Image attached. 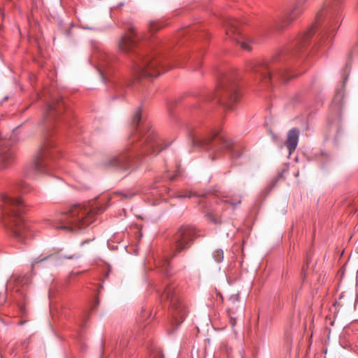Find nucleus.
Segmentation results:
<instances>
[{
    "instance_id": "obj_18",
    "label": "nucleus",
    "mask_w": 358,
    "mask_h": 358,
    "mask_svg": "<svg viewBox=\"0 0 358 358\" xmlns=\"http://www.w3.org/2000/svg\"><path fill=\"white\" fill-rule=\"evenodd\" d=\"M203 213L209 222L215 225L221 224V216L218 214L217 209H206Z\"/></svg>"
},
{
    "instance_id": "obj_8",
    "label": "nucleus",
    "mask_w": 358,
    "mask_h": 358,
    "mask_svg": "<svg viewBox=\"0 0 358 358\" xmlns=\"http://www.w3.org/2000/svg\"><path fill=\"white\" fill-rule=\"evenodd\" d=\"M55 153L52 143L45 141L32 162L24 167V177L28 179H35L38 176L48 173L50 162L55 160Z\"/></svg>"
},
{
    "instance_id": "obj_37",
    "label": "nucleus",
    "mask_w": 358,
    "mask_h": 358,
    "mask_svg": "<svg viewBox=\"0 0 358 358\" xmlns=\"http://www.w3.org/2000/svg\"><path fill=\"white\" fill-rule=\"evenodd\" d=\"M144 311H145V310H142L141 314H143V313ZM144 317V315H141V317Z\"/></svg>"
},
{
    "instance_id": "obj_24",
    "label": "nucleus",
    "mask_w": 358,
    "mask_h": 358,
    "mask_svg": "<svg viewBox=\"0 0 358 358\" xmlns=\"http://www.w3.org/2000/svg\"><path fill=\"white\" fill-rule=\"evenodd\" d=\"M213 257L215 262L218 263L221 262L224 258V252L222 250L217 249L215 250L213 253Z\"/></svg>"
},
{
    "instance_id": "obj_11",
    "label": "nucleus",
    "mask_w": 358,
    "mask_h": 358,
    "mask_svg": "<svg viewBox=\"0 0 358 358\" xmlns=\"http://www.w3.org/2000/svg\"><path fill=\"white\" fill-rule=\"evenodd\" d=\"M240 24V22L234 18H227L224 20L226 34L229 38L240 44L243 50L250 51L252 49L251 44L253 43V41L242 33Z\"/></svg>"
},
{
    "instance_id": "obj_4",
    "label": "nucleus",
    "mask_w": 358,
    "mask_h": 358,
    "mask_svg": "<svg viewBox=\"0 0 358 358\" xmlns=\"http://www.w3.org/2000/svg\"><path fill=\"white\" fill-rule=\"evenodd\" d=\"M186 130L192 146L208 151L212 161L222 157L227 152L233 158L241 156V152L236 150L233 141L219 131H211L204 135L200 130L192 126H187Z\"/></svg>"
},
{
    "instance_id": "obj_26",
    "label": "nucleus",
    "mask_w": 358,
    "mask_h": 358,
    "mask_svg": "<svg viewBox=\"0 0 358 358\" xmlns=\"http://www.w3.org/2000/svg\"><path fill=\"white\" fill-rule=\"evenodd\" d=\"M164 25L158 21H152L150 22V28L151 30H157L162 28Z\"/></svg>"
},
{
    "instance_id": "obj_2",
    "label": "nucleus",
    "mask_w": 358,
    "mask_h": 358,
    "mask_svg": "<svg viewBox=\"0 0 358 358\" xmlns=\"http://www.w3.org/2000/svg\"><path fill=\"white\" fill-rule=\"evenodd\" d=\"M142 111L138 108L132 117L133 131L120 154L108 159L105 162L106 167H113L122 172L133 169L137 160L150 154L157 155L163 148L159 149L160 141L155 130L148 122L141 120Z\"/></svg>"
},
{
    "instance_id": "obj_29",
    "label": "nucleus",
    "mask_w": 358,
    "mask_h": 358,
    "mask_svg": "<svg viewBox=\"0 0 358 358\" xmlns=\"http://www.w3.org/2000/svg\"><path fill=\"white\" fill-rule=\"evenodd\" d=\"M309 262H310V259L308 258H307L306 260V265H304L302 268L301 275L303 278H305L306 276L307 267L308 266Z\"/></svg>"
},
{
    "instance_id": "obj_1",
    "label": "nucleus",
    "mask_w": 358,
    "mask_h": 358,
    "mask_svg": "<svg viewBox=\"0 0 358 358\" xmlns=\"http://www.w3.org/2000/svg\"><path fill=\"white\" fill-rule=\"evenodd\" d=\"M344 0H326L324 7L318 12L314 24L303 34L299 36L289 46L278 52L268 62H250L248 71L258 83L268 87L275 81L287 83L295 74L289 72L294 58L302 55L309 39L319 31L317 43L334 35L339 27L341 13Z\"/></svg>"
},
{
    "instance_id": "obj_15",
    "label": "nucleus",
    "mask_w": 358,
    "mask_h": 358,
    "mask_svg": "<svg viewBox=\"0 0 358 358\" xmlns=\"http://www.w3.org/2000/svg\"><path fill=\"white\" fill-rule=\"evenodd\" d=\"M29 282V279L28 276L24 275L21 276L20 275L13 274L10 276L9 280L6 283V289L7 290H14L16 292L20 291V288L23 287L24 285L28 284Z\"/></svg>"
},
{
    "instance_id": "obj_20",
    "label": "nucleus",
    "mask_w": 358,
    "mask_h": 358,
    "mask_svg": "<svg viewBox=\"0 0 358 358\" xmlns=\"http://www.w3.org/2000/svg\"><path fill=\"white\" fill-rule=\"evenodd\" d=\"M130 85L129 83H118L115 84V88L119 96H122L124 94L126 87Z\"/></svg>"
},
{
    "instance_id": "obj_32",
    "label": "nucleus",
    "mask_w": 358,
    "mask_h": 358,
    "mask_svg": "<svg viewBox=\"0 0 358 358\" xmlns=\"http://www.w3.org/2000/svg\"><path fill=\"white\" fill-rule=\"evenodd\" d=\"M352 54H353L355 55H358V43L353 48V50L352 51Z\"/></svg>"
},
{
    "instance_id": "obj_6",
    "label": "nucleus",
    "mask_w": 358,
    "mask_h": 358,
    "mask_svg": "<svg viewBox=\"0 0 358 358\" xmlns=\"http://www.w3.org/2000/svg\"><path fill=\"white\" fill-rule=\"evenodd\" d=\"M199 236L198 231L194 226H182L173 237V245L171 248V253L164 255L155 261V264L159 271L167 275H170L172 268L170 264L169 256L171 255L173 257L182 251L187 250Z\"/></svg>"
},
{
    "instance_id": "obj_22",
    "label": "nucleus",
    "mask_w": 358,
    "mask_h": 358,
    "mask_svg": "<svg viewBox=\"0 0 358 358\" xmlns=\"http://www.w3.org/2000/svg\"><path fill=\"white\" fill-rule=\"evenodd\" d=\"M18 187L20 188L22 194H28L31 192L33 189V187L25 181H21L18 184Z\"/></svg>"
},
{
    "instance_id": "obj_13",
    "label": "nucleus",
    "mask_w": 358,
    "mask_h": 358,
    "mask_svg": "<svg viewBox=\"0 0 358 358\" xmlns=\"http://www.w3.org/2000/svg\"><path fill=\"white\" fill-rule=\"evenodd\" d=\"M65 108V103L62 98H52L51 102L48 104L45 111V119L52 124L57 117L59 116Z\"/></svg>"
},
{
    "instance_id": "obj_30",
    "label": "nucleus",
    "mask_w": 358,
    "mask_h": 358,
    "mask_svg": "<svg viewBox=\"0 0 358 358\" xmlns=\"http://www.w3.org/2000/svg\"><path fill=\"white\" fill-rule=\"evenodd\" d=\"M343 98V95L341 94H337L335 97L334 98L333 102L335 103L336 101H341V100Z\"/></svg>"
},
{
    "instance_id": "obj_9",
    "label": "nucleus",
    "mask_w": 358,
    "mask_h": 358,
    "mask_svg": "<svg viewBox=\"0 0 358 358\" xmlns=\"http://www.w3.org/2000/svg\"><path fill=\"white\" fill-rule=\"evenodd\" d=\"M240 92L236 81L231 78H224L215 93L210 94L208 100L217 99L226 109L232 110L240 99Z\"/></svg>"
},
{
    "instance_id": "obj_5",
    "label": "nucleus",
    "mask_w": 358,
    "mask_h": 358,
    "mask_svg": "<svg viewBox=\"0 0 358 358\" xmlns=\"http://www.w3.org/2000/svg\"><path fill=\"white\" fill-rule=\"evenodd\" d=\"M0 200L3 203L1 212L5 225L18 241L24 242L30 236V229L23 217L24 202L7 194H1Z\"/></svg>"
},
{
    "instance_id": "obj_19",
    "label": "nucleus",
    "mask_w": 358,
    "mask_h": 358,
    "mask_svg": "<svg viewBox=\"0 0 358 358\" xmlns=\"http://www.w3.org/2000/svg\"><path fill=\"white\" fill-rule=\"evenodd\" d=\"M229 304L227 309L229 314L231 315V313H235V309L237 308L236 303H239V294H232L229 298Z\"/></svg>"
},
{
    "instance_id": "obj_34",
    "label": "nucleus",
    "mask_w": 358,
    "mask_h": 358,
    "mask_svg": "<svg viewBox=\"0 0 358 358\" xmlns=\"http://www.w3.org/2000/svg\"><path fill=\"white\" fill-rule=\"evenodd\" d=\"M230 323L231 324L232 327H234L235 326V324H236V320L235 319H233L232 317L230 315Z\"/></svg>"
},
{
    "instance_id": "obj_25",
    "label": "nucleus",
    "mask_w": 358,
    "mask_h": 358,
    "mask_svg": "<svg viewBox=\"0 0 358 358\" xmlns=\"http://www.w3.org/2000/svg\"><path fill=\"white\" fill-rule=\"evenodd\" d=\"M151 355L153 358H164V355L159 348H153L152 350Z\"/></svg>"
},
{
    "instance_id": "obj_12",
    "label": "nucleus",
    "mask_w": 358,
    "mask_h": 358,
    "mask_svg": "<svg viewBox=\"0 0 358 358\" xmlns=\"http://www.w3.org/2000/svg\"><path fill=\"white\" fill-rule=\"evenodd\" d=\"M15 160V150L10 143L3 141L0 143V169L9 167Z\"/></svg>"
},
{
    "instance_id": "obj_31",
    "label": "nucleus",
    "mask_w": 358,
    "mask_h": 358,
    "mask_svg": "<svg viewBox=\"0 0 358 358\" xmlns=\"http://www.w3.org/2000/svg\"><path fill=\"white\" fill-rule=\"evenodd\" d=\"M53 257H54V255H50V256L45 257H44V258H43V259H41L40 260L35 259L34 261V263L37 264V263H39V262H42V261H43L45 259H47L48 258H53Z\"/></svg>"
},
{
    "instance_id": "obj_28",
    "label": "nucleus",
    "mask_w": 358,
    "mask_h": 358,
    "mask_svg": "<svg viewBox=\"0 0 358 358\" xmlns=\"http://www.w3.org/2000/svg\"><path fill=\"white\" fill-rule=\"evenodd\" d=\"M199 204L201 206V208H207L208 201L205 197H201L199 198Z\"/></svg>"
},
{
    "instance_id": "obj_38",
    "label": "nucleus",
    "mask_w": 358,
    "mask_h": 358,
    "mask_svg": "<svg viewBox=\"0 0 358 358\" xmlns=\"http://www.w3.org/2000/svg\"><path fill=\"white\" fill-rule=\"evenodd\" d=\"M167 106H168V108L169 109V102L167 103Z\"/></svg>"
},
{
    "instance_id": "obj_23",
    "label": "nucleus",
    "mask_w": 358,
    "mask_h": 358,
    "mask_svg": "<svg viewBox=\"0 0 358 358\" xmlns=\"http://www.w3.org/2000/svg\"><path fill=\"white\" fill-rule=\"evenodd\" d=\"M189 62L191 65L193 66L194 69H197L201 65V59L200 56L194 55L189 59Z\"/></svg>"
},
{
    "instance_id": "obj_10",
    "label": "nucleus",
    "mask_w": 358,
    "mask_h": 358,
    "mask_svg": "<svg viewBox=\"0 0 358 358\" xmlns=\"http://www.w3.org/2000/svg\"><path fill=\"white\" fill-rule=\"evenodd\" d=\"M160 298L162 301L170 303L171 324L173 326V331L184 321L187 313L186 307L177 295L175 287L172 285H166Z\"/></svg>"
},
{
    "instance_id": "obj_17",
    "label": "nucleus",
    "mask_w": 358,
    "mask_h": 358,
    "mask_svg": "<svg viewBox=\"0 0 358 358\" xmlns=\"http://www.w3.org/2000/svg\"><path fill=\"white\" fill-rule=\"evenodd\" d=\"M299 131L296 128H293L287 133V138L285 141V145L291 155L296 148L299 142Z\"/></svg>"
},
{
    "instance_id": "obj_21",
    "label": "nucleus",
    "mask_w": 358,
    "mask_h": 358,
    "mask_svg": "<svg viewBox=\"0 0 358 358\" xmlns=\"http://www.w3.org/2000/svg\"><path fill=\"white\" fill-rule=\"evenodd\" d=\"M221 201L223 203H227L230 204L231 206H233L234 208L237 205L241 203V199L240 196L234 197V198L229 197V196H225V198L222 199Z\"/></svg>"
},
{
    "instance_id": "obj_16",
    "label": "nucleus",
    "mask_w": 358,
    "mask_h": 358,
    "mask_svg": "<svg viewBox=\"0 0 358 358\" xmlns=\"http://www.w3.org/2000/svg\"><path fill=\"white\" fill-rule=\"evenodd\" d=\"M100 63L99 66V72L103 78V80L105 79V76H106L108 73V68L110 66V64L114 62V57L111 56L107 53H103L100 55Z\"/></svg>"
},
{
    "instance_id": "obj_3",
    "label": "nucleus",
    "mask_w": 358,
    "mask_h": 358,
    "mask_svg": "<svg viewBox=\"0 0 358 358\" xmlns=\"http://www.w3.org/2000/svg\"><path fill=\"white\" fill-rule=\"evenodd\" d=\"M125 28L127 33L124 34L119 41V49L125 53H131L132 70L137 78H153L158 76L166 71L165 66L162 64L164 57L156 54L148 55L139 52L136 45V28L134 24L129 22Z\"/></svg>"
},
{
    "instance_id": "obj_7",
    "label": "nucleus",
    "mask_w": 358,
    "mask_h": 358,
    "mask_svg": "<svg viewBox=\"0 0 358 358\" xmlns=\"http://www.w3.org/2000/svg\"><path fill=\"white\" fill-rule=\"evenodd\" d=\"M94 210L82 205L73 206L68 212L62 214L61 217L52 223V227L72 231L88 226L95 220Z\"/></svg>"
},
{
    "instance_id": "obj_36",
    "label": "nucleus",
    "mask_w": 358,
    "mask_h": 358,
    "mask_svg": "<svg viewBox=\"0 0 358 358\" xmlns=\"http://www.w3.org/2000/svg\"><path fill=\"white\" fill-rule=\"evenodd\" d=\"M174 177H175V176H171V177L170 178V180H173L174 179Z\"/></svg>"
},
{
    "instance_id": "obj_14",
    "label": "nucleus",
    "mask_w": 358,
    "mask_h": 358,
    "mask_svg": "<svg viewBox=\"0 0 358 358\" xmlns=\"http://www.w3.org/2000/svg\"><path fill=\"white\" fill-rule=\"evenodd\" d=\"M305 1L306 0H297L295 4L287 10L283 18L278 24L279 29L287 27L302 13V6Z\"/></svg>"
},
{
    "instance_id": "obj_35",
    "label": "nucleus",
    "mask_w": 358,
    "mask_h": 358,
    "mask_svg": "<svg viewBox=\"0 0 358 358\" xmlns=\"http://www.w3.org/2000/svg\"><path fill=\"white\" fill-rule=\"evenodd\" d=\"M285 337L287 340L291 338V334L287 330L285 331Z\"/></svg>"
},
{
    "instance_id": "obj_27",
    "label": "nucleus",
    "mask_w": 358,
    "mask_h": 358,
    "mask_svg": "<svg viewBox=\"0 0 358 358\" xmlns=\"http://www.w3.org/2000/svg\"><path fill=\"white\" fill-rule=\"evenodd\" d=\"M194 194L191 192H187L185 193H179L176 196L178 198H191Z\"/></svg>"
},
{
    "instance_id": "obj_33",
    "label": "nucleus",
    "mask_w": 358,
    "mask_h": 358,
    "mask_svg": "<svg viewBox=\"0 0 358 358\" xmlns=\"http://www.w3.org/2000/svg\"><path fill=\"white\" fill-rule=\"evenodd\" d=\"M79 257H80L79 255L65 256V258L69 259H77Z\"/></svg>"
}]
</instances>
